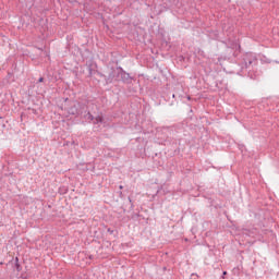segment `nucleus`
Wrapping results in <instances>:
<instances>
[{
  "label": "nucleus",
  "mask_w": 279,
  "mask_h": 279,
  "mask_svg": "<svg viewBox=\"0 0 279 279\" xmlns=\"http://www.w3.org/2000/svg\"><path fill=\"white\" fill-rule=\"evenodd\" d=\"M104 121V118L101 116H98L95 118L94 123H101Z\"/></svg>",
  "instance_id": "obj_1"
},
{
  "label": "nucleus",
  "mask_w": 279,
  "mask_h": 279,
  "mask_svg": "<svg viewBox=\"0 0 279 279\" xmlns=\"http://www.w3.org/2000/svg\"><path fill=\"white\" fill-rule=\"evenodd\" d=\"M39 82H44V78H43V77H40V78H39Z\"/></svg>",
  "instance_id": "obj_3"
},
{
  "label": "nucleus",
  "mask_w": 279,
  "mask_h": 279,
  "mask_svg": "<svg viewBox=\"0 0 279 279\" xmlns=\"http://www.w3.org/2000/svg\"><path fill=\"white\" fill-rule=\"evenodd\" d=\"M222 275H223V276H228V271H223Z\"/></svg>",
  "instance_id": "obj_2"
}]
</instances>
